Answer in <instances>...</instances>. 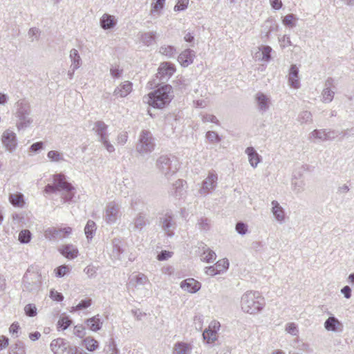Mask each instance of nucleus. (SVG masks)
I'll return each instance as SVG.
<instances>
[{"mask_svg":"<svg viewBox=\"0 0 354 354\" xmlns=\"http://www.w3.org/2000/svg\"><path fill=\"white\" fill-rule=\"evenodd\" d=\"M310 135V137H313L321 141H326V129H315Z\"/></svg>","mask_w":354,"mask_h":354,"instance_id":"50","label":"nucleus"},{"mask_svg":"<svg viewBox=\"0 0 354 354\" xmlns=\"http://www.w3.org/2000/svg\"><path fill=\"white\" fill-rule=\"evenodd\" d=\"M236 231L241 235H245L248 231V226L243 221H238L235 227Z\"/></svg>","mask_w":354,"mask_h":354,"instance_id":"52","label":"nucleus"},{"mask_svg":"<svg viewBox=\"0 0 354 354\" xmlns=\"http://www.w3.org/2000/svg\"><path fill=\"white\" fill-rule=\"evenodd\" d=\"M206 138L212 143H218L221 140L219 135L216 132L212 131L207 132Z\"/></svg>","mask_w":354,"mask_h":354,"instance_id":"55","label":"nucleus"},{"mask_svg":"<svg viewBox=\"0 0 354 354\" xmlns=\"http://www.w3.org/2000/svg\"><path fill=\"white\" fill-rule=\"evenodd\" d=\"M66 354H86V353L77 346L70 345Z\"/></svg>","mask_w":354,"mask_h":354,"instance_id":"63","label":"nucleus"},{"mask_svg":"<svg viewBox=\"0 0 354 354\" xmlns=\"http://www.w3.org/2000/svg\"><path fill=\"white\" fill-rule=\"evenodd\" d=\"M288 82L289 84L295 88H298L300 86L299 80V70L296 65H292L290 66L288 75Z\"/></svg>","mask_w":354,"mask_h":354,"instance_id":"24","label":"nucleus"},{"mask_svg":"<svg viewBox=\"0 0 354 354\" xmlns=\"http://www.w3.org/2000/svg\"><path fill=\"white\" fill-rule=\"evenodd\" d=\"M96 230L95 223L91 220H88L84 228V232L88 239L93 238Z\"/></svg>","mask_w":354,"mask_h":354,"instance_id":"39","label":"nucleus"},{"mask_svg":"<svg viewBox=\"0 0 354 354\" xmlns=\"http://www.w3.org/2000/svg\"><path fill=\"white\" fill-rule=\"evenodd\" d=\"M10 354H26V348L24 342L17 341L15 344L10 346L9 349Z\"/></svg>","mask_w":354,"mask_h":354,"instance_id":"36","label":"nucleus"},{"mask_svg":"<svg viewBox=\"0 0 354 354\" xmlns=\"http://www.w3.org/2000/svg\"><path fill=\"white\" fill-rule=\"evenodd\" d=\"M60 253L67 259H73L78 254V250L73 245H65L59 249Z\"/></svg>","mask_w":354,"mask_h":354,"instance_id":"27","label":"nucleus"},{"mask_svg":"<svg viewBox=\"0 0 354 354\" xmlns=\"http://www.w3.org/2000/svg\"><path fill=\"white\" fill-rule=\"evenodd\" d=\"M278 24L275 20L268 19L263 25V32L266 33L265 37H269L271 32L277 31Z\"/></svg>","mask_w":354,"mask_h":354,"instance_id":"29","label":"nucleus"},{"mask_svg":"<svg viewBox=\"0 0 354 354\" xmlns=\"http://www.w3.org/2000/svg\"><path fill=\"white\" fill-rule=\"evenodd\" d=\"M202 121L205 123L206 122H212L214 124H218V120L216 117L214 115L211 114H205L202 117Z\"/></svg>","mask_w":354,"mask_h":354,"instance_id":"62","label":"nucleus"},{"mask_svg":"<svg viewBox=\"0 0 354 354\" xmlns=\"http://www.w3.org/2000/svg\"><path fill=\"white\" fill-rule=\"evenodd\" d=\"M201 283L193 278L185 279L180 283V288L190 293L198 292L201 289Z\"/></svg>","mask_w":354,"mask_h":354,"instance_id":"16","label":"nucleus"},{"mask_svg":"<svg viewBox=\"0 0 354 354\" xmlns=\"http://www.w3.org/2000/svg\"><path fill=\"white\" fill-rule=\"evenodd\" d=\"M312 120V114L308 111L301 112L298 116V121L301 123L310 122Z\"/></svg>","mask_w":354,"mask_h":354,"instance_id":"48","label":"nucleus"},{"mask_svg":"<svg viewBox=\"0 0 354 354\" xmlns=\"http://www.w3.org/2000/svg\"><path fill=\"white\" fill-rule=\"evenodd\" d=\"M292 189L296 193L302 192L305 189V183L303 180H299L294 177L292 179Z\"/></svg>","mask_w":354,"mask_h":354,"instance_id":"40","label":"nucleus"},{"mask_svg":"<svg viewBox=\"0 0 354 354\" xmlns=\"http://www.w3.org/2000/svg\"><path fill=\"white\" fill-rule=\"evenodd\" d=\"M133 84L129 81H125L117 86L113 91V96L125 97L132 91Z\"/></svg>","mask_w":354,"mask_h":354,"instance_id":"18","label":"nucleus"},{"mask_svg":"<svg viewBox=\"0 0 354 354\" xmlns=\"http://www.w3.org/2000/svg\"><path fill=\"white\" fill-rule=\"evenodd\" d=\"M117 20L115 17L109 14H104L100 18V26L104 30H109L115 27Z\"/></svg>","mask_w":354,"mask_h":354,"instance_id":"25","label":"nucleus"},{"mask_svg":"<svg viewBox=\"0 0 354 354\" xmlns=\"http://www.w3.org/2000/svg\"><path fill=\"white\" fill-rule=\"evenodd\" d=\"M272 212L279 223H283L285 220V212L283 207L277 201H272Z\"/></svg>","mask_w":354,"mask_h":354,"instance_id":"26","label":"nucleus"},{"mask_svg":"<svg viewBox=\"0 0 354 354\" xmlns=\"http://www.w3.org/2000/svg\"><path fill=\"white\" fill-rule=\"evenodd\" d=\"M9 201L13 206L19 207H22L25 203L24 195L19 192L10 194Z\"/></svg>","mask_w":354,"mask_h":354,"instance_id":"33","label":"nucleus"},{"mask_svg":"<svg viewBox=\"0 0 354 354\" xmlns=\"http://www.w3.org/2000/svg\"><path fill=\"white\" fill-rule=\"evenodd\" d=\"M47 156L51 161L59 162L61 160H64L62 153L57 151L52 150L48 151Z\"/></svg>","mask_w":354,"mask_h":354,"instance_id":"49","label":"nucleus"},{"mask_svg":"<svg viewBox=\"0 0 354 354\" xmlns=\"http://www.w3.org/2000/svg\"><path fill=\"white\" fill-rule=\"evenodd\" d=\"M160 225L167 236L171 237L174 235L176 223L171 213L167 212L160 217Z\"/></svg>","mask_w":354,"mask_h":354,"instance_id":"9","label":"nucleus"},{"mask_svg":"<svg viewBox=\"0 0 354 354\" xmlns=\"http://www.w3.org/2000/svg\"><path fill=\"white\" fill-rule=\"evenodd\" d=\"M272 49L269 46H261L259 51L255 53V58L259 61L268 62L271 60Z\"/></svg>","mask_w":354,"mask_h":354,"instance_id":"20","label":"nucleus"},{"mask_svg":"<svg viewBox=\"0 0 354 354\" xmlns=\"http://www.w3.org/2000/svg\"><path fill=\"white\" fill-rule=\"evenodd\" d=\"M156 32H147L141 34L140 41L146 46H149L156 43Z\"/></svg>","mask_w":354,"mask_h":354,"instance_id":"35","label":"nucleus"},{"mask_svg":"<svg viewBox=\"0 0 354 354\" xmlns=\"http://www.w3.org/2000/svg\"><path fill=\"white\" fill-rule=\"evenodd\" d=\"M173 97L171 86L165 84L148 94L147 102L153 108L163 109L170 103Z\"/></svg>","mask_w":354,"mask_h":354,"instance_id":"2","label":"nucleus"},{"mask_svg":"<svg viewBox=\"0 0 354 354\" xmlns=\"http://www.w3.org/2000/svg\"><path fill=\"white\" fill-rule=\"evenodd\" d=\"M70 271L68 266L62 265L55 269V275L57 277H63Z\"/></svg>","mask_w":354,"mask_h":354,"instance_id":"51","label":"nucleus"},{"mask_svg":"<svg viewBox=\"0 0 354 354\" xmlns=\"http://www.w3.org/2000/svg\"><path fill=\"white\" fill-rule=\"evenodd\" d=\"M1 142L6 150L13 152L17 146L16 133L10 129H6L2 134Z\"/></svg>","mask_w":354,"mask_h":354,"instance_id":"10","label":"nucleus"},{"mask_svg":"<svg viewBox=\"0 0 354 354\" xmlns=\"http://www.w3.org/2000/svg\"><path fill=\"white\" fill-rule=\"evenodd\" d=\"M83 342H84V344L86 348L88 351H91V352L94 351L99 346L98 342L96 339H95L93 337H86L83 340Z\"/></svg>","mask_w":354,"mask_h":354,"instance_id":"37","label":"nucleus"},{"mask_svg":"<svg viewBox=\"0 0 354 354\" xmlns=\"http://www.w3.org/2000/svg\"><path fill=\"white\" fill-rule=\"evenodd\" d=\"M245 153L248 156L249 162L252 167H256L261 161V156L252 147L246 148Z\"/></svg>","mask_w":354,"mask_h":354,"instance_id":"28","label":"nucleus"},{"mask_svg":"<svg viewBox=\"0 0 354 354\" xmlns=\"http://www.w3.org/2000/svg\"><path fill=\"white\" fill-rule=\"evenodd\" d=\"M92 304L91 299H82L76 306L72 308L71 312L84 310L88 308Z\"/></svg>","mask_w":354,"mask_h":354,"instance_id":"43","label":"nucleus"},{"mask_svg":"<svg viewBox=\"0 0 354 354\" xmlns=\"http://www.w3.org/2000/svg\"><path fill=\"white\" fill-rule=\"evenodd\" d=\"M198 252L200 254L201 259L203 261L209 263L216 260V253L213 250H210L205 243H198Z\"/></svg>","mask_w":354,"mask_h":354,"instance_id":"12","label":"nucleus"},{"mask_svg":"<svg viewBox=\"0 0 354 354\" xmlns=\"http://www.w3.org/2000/svg\"><path fill=\"white\" fill-rule=\"evenodd\" d=\"M107 129L108 126L103 121L95 122L93 130L98 136L100 141L108 138Z\"/></svg>","mask_w":354,"mask_h":354,"instance_id":"23","label":"nucleus"},{"mask_svg":"<svg viewBox=\"0 0 354 354\" xmlns=\"http://www.w3.org/2000/svg\"><path fill=\"white\" fill-rule=\"evenodd\" d=\"M156 167L167 178L176 173L179 169L177 158L171 155H162L156 160Z\"/></svg>","mask_w":354,"mask_h":354,"instance_id":"5","label":"nucleus"},{"mask_svg":"<svg viewBox=\"0 0 354 354\" xmlns=\"http://www.w3.org/2000/svg\"><path fill=\"white\" fill-rule=\"evenodd\" d=\"M166 0H155L151 3V15L159 17L161 15V10L164 8Z\"/></svg>","mask_w":354,"mask_h":354,"instance_id":"34","label":"nucleus"},{"mask_svg":"<svg viewBox=\"0 0 354 354\" xmlns=\"http://www.w3.org/2000/svg\"><path fill=\"white\" fill-rule=\"evenodd\" d=\"M86 324L90 330L95 332L100 330L102 326L98 315L86 319Z\"/></svg>","mask_w":354,"mask_h":354,"instance_id":"31","label":"nucleus"},{"mask_svg":"<svg viewBox=\"0 0 354 354\" xmlns=\"http://www.w3.org/2000/svg\"><path fill=\"white\" fill-rule=\"evenodd\" d=\"M120 205L115 202H110L105 208L104 218L108 223H114L120 216Z\"/></svg>","mask_w":354,"mask_h":354,"instance_id":"11","label":"nucleus"},{"mask_svg":"<svg viewBox=\"0 0 354 354\" xmlns=\"http://www.w3.org/2000/svg\"><path fill=\"white\" fill-rule=\"evenodd\" d=\"M218 176L214 172H209L207 177L203 180L200 192L201 194H207L214 189L217 184Z\"/></svg>","mask_w":354,"mask_h":354,"instance_id":"13","label":"nucleus"},{"mask_svg":"<svg viewBox=\"0 0 354 354\" xmlns=\"http://www.w3.org/2000/svg\"><path fill=\"white\" fill-rule=\"evenodd\" d=\"M194 57V51L188 48L179 55L178 60L183 66H187L193 62Z\"/></svg>","mask_w":354,"mask_h":354,"instance_id":"22","label":"nucleus"},{"mask_svg":"<svg viewBox=\"0 0 354 354\" xmlns=\"http://www.w3.org/2000/svg\"><path fill=\"white\" fill-rule=\"evenodd\" d=\"M339 131L333 129H326V141L333 140L339 136Z\"/></svg>","mask_w":354,"mask_h":354,"instance_id":"60","label":"nucleus"},{"mask_svg":"<svg viewBox=\"0 0 354 354\" xmlns=\"http://www.w3.org/2000/svg\"><path fill=\"white\" fill-rule=\"evenodd\" d=\"M72 320L68 316H63L59 318L57 326L62 330H66L71 324Z\"/></svg>","mask_w":354,"mask_h":354,"instance_id":"47","label":"nucleus"},{"mask_svg":"<svg viewBox=\"0 0 354 354\" xmlns=\"http://www.w3.org/2000/svg\"><path fill=\"white\" fill-rule=\"evenodd\" d=\"M160 53L168 57H171L176 53V48L172 46H164L160 48Z\"/></svg>","mask_w":354,"mask_h":354,"instance_id":"45","label":"nucleus"},{"mask_svg":"<svg viewBox=\"0 0 354 354\" xmlns=\"http://www.w3.org/2000/svg\"><path fill=\"white\" fill-rule=\"evenodd\" d=\"M70 345L64 339L57 338L51 342L50 346L54 354H66Z\"/></svg>","mask_w":354,"mask_h":354,"instance_id":"15","label":"nucleus"},{"mask_svg":"<svg viewBox=\"0 0 354 354\" xmlns=\"http://www.w3.org/2000/svg\"><path fill=\"white\" fill-rule=\"evenodd\" d=\"M265 305V299L258 291H247L241 297V306L245 313L257 314L264 308Z\"/></svg>","mask_w":354,"mask_h":354,"instance_id":"1","label":"nucleus"},{"mask_svg":"<svg viewBox=\"0 0 354 354\" xmlns=\"http://www.w3.org/2000/svg\"><path fill=\"white\" fill-rule=\"evenodd\" d=\"M105 351L106 354H118L119 351L116 348V344L113 339H111L109 340V344L106 346L105 348Z\"/></svg>","mask_w":354,"mask_h":354,"instance_id":"54","label":"nucleus"},{"mask_svg":"<svg viewBox=\"0 0 354 354\" xmlns=\"http://www.w3.org/2000/svg\"><path fill=\"white\" fill-rule=\"evenodd\" d=\"M216 270L220 274L225 271L229 266V262L227 259H222L218 261L214 265Z\"/></svg>","mask_w":354,"mask_h":354,"instance_id":"46","label":"nucleus"},{"mask_svg":"<svg viewBox=\"0 0 354 354\" xmlns=\"http://www.w3.org/2000/svg\"><path fill=\"white\" fill-rule=\"evenodd\" d=\"M204 340H206L207 343L214 342L217 339V335L212 329H205L203 333Z\"/></svg>","mask_w":354,"mask_h":354,"instance_id":"41","label":"nucleus"},{"mask_svg":"<svg viewBox=\"0 0 354 354\" xmlns=\"http://www.w3.org/2000/svg\"><path fill=\"white\" fill-rule=\"evenodd\" d=\"M335 92L329 88H324L322 95V101L325 103L330 102L334 97Z\"/></svg>","mask_w":354,"mask_h":354,"instance_id":"44","label":"nucleus"},{"mask_svg":"<svg viewBox=\"0 0 354 354\" xmlns=\"http://www.w3.org/2000/svg\"><path fill=\"white\" fill-rule=\"evenodd\" d=\"M42 284L41 274L37 266H30L22 278V290L35 293L39 291Z\"/></svg>","mask_w":354,"mask_h":354,"instance_id":"3","label":"nucleus"},{"mask_svg":"<svg viewBox=\"0 0 354 354\" xmlns=\"http://www.w3.org/2000/svg\"><path fill=\"white\" fill-rule=\"evenodd\" d=\"M255 100L259 111L264 113L269 109L270 98L261 92H258L255 95Z\"/></svg>","mask_w":354,"mask_h":354,"instance_id":"17","label":"nucleus"},{"mask_svg":"<svg viewBox=\"0 0 354 354\" xmlns=\"http://www.w3.org/2000/svg\"><path fill=\"white\" fill-rule=\"evenodd\" d=\"M24 311L26 315L28 317H35L37 313V307L32 304L26 305L24 307Z\"/></svg>","mask_w":354,"mask_h":354,"instance_id":"56","label":"nucleus"},{"mask_svg":"<svg viewBox=\"0 0 354 354\" xmlns=\"http://www.w3.org/2000/svg\"><path fill=\"white\" fill-rule=\"evenodd\" d=\"M24 216L22 213L12 214V222L17 226H22L24 224Z\"/></svg>","mask_w":354,"mask_h":354,"instance_id":"59","label":"nucleus"},{"mask_svg":"<svg viewBox=\"0 0 354 354\" xmlns=\"http://www.w3.org/2000/svg\"><path fill=\"white\" fill-rule=\"evenodd\" d=\"M173 187L175 189V194L176 196H182V191L183 189V180L181 179L177 180L175 183L173 184Z\"/></svg>","mask_w":354,"mask_h":354,"instance_id":"58","label":"nucleus"},{"mask_svg":"<svg viewBox=\"0 0 354 354\" xmlns=\"http://www.w3.org/2000/svg\"><path fill=\"white\" fill-rule=\"evenodd\" d=\"M193 346L185 342H177L173 347L172 354H191Z\"/></svg>","mask_w":354,"mask_h":354,"instance_id":"21","label":"nucleus"},{"mask_svg":"<svg viewBox=\"0 0 354 354\" xmlns=\"http://www.w3.org/2000/svg\"><path fill=\"white\" fill-rule=\"evenodd\" d=\"M324 328L328 331L340 332L343 330V324L335 317H329L324 322Z\"/></svg>","mask_w":354,"mask_h":354,"instance_id":"19","label":"nucleus"},{"mask_svg":"<svg viewBox=\"0 0 354 354\" xmlns=\"http://www.w3.org/2000/svg\"><path fill=\"white\" fill-rule=\"evenodd\" d=\"M131 280H134L136 285H145L149 281L147 276L142 273H138L135 277H133Z\"/></svg>","mask_w":354,"mask_h":354,"instance_id":"57","label":"nucleus"},{"mask_svg":"<svg viewBox=\"0 0 354 354\" xmlns=\"http://www.w3.org/2000/svg\"><path fill=\"white\" fill-rule=\"evenodd\" d=\"M156 74L161 81H167L175 72V67L173 64L164 62L160 64Z\"/></svg>","mask_w":354,"mask_h":354,"instance_id":"14","label":"nucleus"},{"mask_svg":"<svg viewBox=\"0 0 354 354\" xmlns=\"http://www.w3.org/2000/svg\"><path fill=\"white\" fill-rule=\"evenodd\" d=\"M156 146L155 138L149 130H142L139 134L136 150L141 155L152 152Z\"/></svg>","mask_w":354,"mask_h":354,"instance_id":"6","label":"nucleus"},{"mask_svg":"<svg viewBox=\"0 0 354 354\" xmlns=\"http://www.w3.org/2000/svg\"><path fill=\"white\" fill-rule=\"evenodd\" d=\"M71 232L72 228L70 227L63 228L49 227L44 230V235L50 241H57L68 236Z\"/></svg>","mask_w":354,"mask_h":354,"instance_id":"8","label":"nucleus"},{"mask_svg":"<svg viewBox=\"0 0 354 354\" xmlns=\"http://www.w3.org/2000/svg\"><path fill=\"white\" fill-rule=\"evenodd\" d=\"M197 226L202 232H207L211 228V220L206 217H201L198 220Z\"/></svg>","mask_w":354,"mask_h":354,"instance_id":"38","label":"nucleus"},{"mask_svg":"<svg viewBox=\"0 0 354 354\" xmlns=\"http://www.w3.org/2000/svg\"><path fill=\"white\" fill-rule=\"evenodd\" d=\"M15 117L17 118L16 126L18 130L28 127L33 122L31 117V106L26 100L17 102Z\"/></svg>","mask_w":354,"mask_h":354,"instance_id":"4","label":"nucleus"},{"mask_svg":"<svg viewBox=\"0 0 354 354\" xmlns=\"http://www.w3.org/2000/svg\"><path fill=\"white\" fill-rule=\"evenodd\" d=\"M54 184L57 191H64L63 198L65 201H70L74 197V187L68 183L64 175L62 174H55L53 176Z\"/></svg>","mask_w":354,"mask_h":354,"instance_id":"7","label":"nucleus"},{"mask_svg":"<svg viewBox=\"0 0 354 354\" xmlns=\"http://www.w3.org/2000/svg\"><path fill=\"white\" fill-rule=\"evenodd\" d=\"M69 57L71 61V66L73 67V69H78L82 65V59L77 50L73 48L70 51Z\"/></svg>","mask_w":354,"mask_h":354,"instance_id":"32","label":"nucleus"},{"mask_svg":"<svg viewBox=\"0 0 354 354\" xmlns=\"http://www.w3.org/2000/svg\"><path fill=\"white\" fill-rule=\"evenodd\" d=\"M147 225H149V221L146 215L143 213L138 214L133 220L134 229L141 230Z\"/></svg>","mask_w":354,"mask_h":354,"instance_id":"30","label":"nucleus"},{"mask_svg":"<svg viewBox=\"0 0 354 354\" xmlns=\"http://www.w3.org/2000/svg\"><path fill=\"white\" fill-rule=\"evenodd\" d=\"M189 0H178L176 5L174 6L175 11H182L187 8Z\"/></svg>","mask_w":354,"mask_h":354,"instance_id":"61","label":"nucleus"},{"mask_svg":"<svg viewBox=\"0 0 354 354\" xmlns=\"http://www.w3.org/2000/svg\"><path fill=\"white\" fill-rule=\"evenodd\" d=\"M295 16L293 14H288L286 15L283 19V24L289 27H295L296 26L295 24Z\"/></svg>","mask_w":354,"mask_h":354,"instance_id":"53","label":"nucleus"},{"mask_svg":"<svg viewBox=\"0 0 354 354\" xmlns=\"http://www.w3.org/2000/svg\"><path fill=\"white\" fill-rule=\"evenodd\" d=\"M50 297L57 301H62L64 299L63 295L53 289L50 291Z\"/></svg>","mask_w":354,"mask_h":354,"instance_id":"64","label":"nucleus"},{"mask_svg":"<svg viewBox=\"0 0 354 354\" xmlns=\"http://www.w3.org/2000/svg\"><path fill=\"white\" fill-rule=\"evenodd\" d=\"M32 238V234L28 230H22L19 234V241L21 243H28Z\"/></svg>","mask_w":354,"mask_h":354,"instance_id":"42","label":"nucleus"}]
</instances>
